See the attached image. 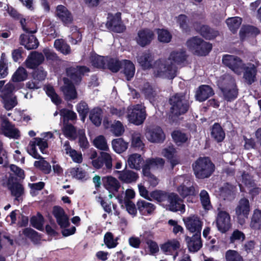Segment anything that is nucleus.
<instances>
[{"instance_id": "f257e3e1", "label": "nucleus", "mask_w": 261, "mask_h": 261, "mask_svg": "<svg viewBox=\"0 0 261 261\" xmlns=\"http://www.w3.org/2000/svg\"><path fill=\"white\" fill-rule=\"evenodd\" d=\"M187 58L183 49L172 51L167 60H159L155 63V76L173 79L176 75L177 69L174 64L184 65Z\"/></svg>"}, {"instance_id": "f03ea898", "label": "nucleus", "mask_w": 261, "mask_h": 261, "mask_svg": "<svg viewBox=\"0 0 261 261\" xmlns=\"http://www.w3.org/2000/svg\"><path fill=\"white\" fill-rule=\"evenodd\" d=\"M150 197L156 201L160 204L172 212H185V205L178 195L174 193H167L160 190H155L150 193Z\"/></svg>"}, {"instance_id": "7ed1b4c3", "label": "nucleus", "mask_w": 261, "mask_h": 261, "mask_svg": "<svg viewBox=\"0 0 261 261\" xmlns=\"http://www.w3.org/2000/svg\"><path fill=\"white\" fill-rule=\"evenodd\" d=\"M218 85L222 92L224 98L231 101L237 97L238 92L234 79L229 74H224L218 81Z\"/></svg>"}, {"instance_id": "20e7f679", "label": "nucleus", "mask_w": 261, "mask_h": 261, "mask_svg": "<svg viewBox=\"0 0 261 261\" xmlns=\"http://www.w3.org/2000/svg\"><path fill=\"white\" fill-rule=\"evenodd\" d=\"M193 169L196 178H208L215 171V165L208 157H200L193 164Z\"/></svg>"}, {"instance_id": "39448f33", "label": "nucleus", "mask_w": 261, "mask_h": 261, "mask_svg": "<svg viewBox=\"0 0 261 261\" xmlns=\"http://www.w3.org/2000/svg\"><path fill=\"white\" fill-rule=\"evenodd\" d=\"M41 138H34L30 141L27 147V151L34 158H39L40 155L38 153L36 146H38L43 154L47 153L46 149L48 145L47 140L53 137V134L50 132H46L41 135Z\"/></svg>"}, {"instance_id": "423d86ee", "label": "nucleus", "mask_w": 261, "mask_h": 261, "mask_svg": "<svg viewBox=\"0 0 261 261\" xmlns=\"http://www.w3.org/2000/svg\"><path fill=\"white\" fill-rule=\"evenodd\" d=\"M169 103L171 106V113L176 116L186 113L190 106L188 98L184 93H176L171 96Z\"/></svg>"}, {"instance_id": "0eeeda50", "label": "nucleus", "mask_w": 261, "mask_h": 261, "mask_svg": "<svg viewBox=\"0 0 261 261\" xmlns=\"http://www.w3.org/2000/svg\"><path fill=\"white\" fill-rule=\"evenodd\" d=\"M186 45L189 50L198 56H206L212 48L211 43L198 37H193L188 39Z\"/></svg>"}, {"instance_id": "6e6552de", "label": "nucleus", "mask_w": 261, "mask_h": 261, "mask_svg": "<svg viewBox=\"0 0 261 261\" xmlns=\"http://www.w3.org/2000/svg\"><path fill=\"white\" fill-rule=\"evenodd\" d=\"M173 185L176 188L178 193L183 198L196 194L195 187L189 179L184 175L174 178Z\"/></svg>"}, {"instance_id": "1a4fd4ad", "label": "nucleus", "mask_w": 261, "mask_h": 261, "mask_svg": "<svg viewBox=\"0 0 261 261\" xmlns=\"http://www.w3.org/2000/svg\"><path fill=\"white\" fill-rule=\"evenodd\" d=\"M114 155L106 151L100 152L99 156L92 160V165L96 169H102L106 173H110L112 169Z\"/></svg>"}, {"instance_id": "9d476101", "label": "nucleus", "mask_w": 261, "mask_h": 261, "mask_svg": "<svg viewBox=\"0 0 261 261\" xmlns=\"http://www.w3.org/2000/svg\"><path fill=\"white\" fill-rule=\"evenodd\" d=\"M128 121L137 125H139L144 121L146 114L145 107L142 105H136L128 109Z\"/></svg>"}, {"instance_id": "9b49d317", "label": "nucleus", "mask_w": 261, "mask_h": 261, "mask_svg": "<svg viewBox=\"0 0 261 261\" xmlns=\"http://www.w3.org/2000/svg\"><path fill=\"white\" fill-rule=\"evenodd\" d=\"M250 211V206L249 200L245 198L241 199L235 208L236 215L240 224L242 225L245 223Z\"/></svg>"}, {"instance_id": "f8f14e48", "label": "nucleus", "mask_w": 261, "mask_h": 261, "mask_svg": "<svg viewBox=\"0 0 261 261\" xmlns=\"http://www.w3.org/2000/svg\"><path fill=\"white\" fill-rule=\"evenodd\" d=\"M1 130L6 137L17 139L20 137L19 130L8 120L6 116H1Z\"/></svg>"}, {"instance_id": "ddd939ff", "label": "nucleus", "mask_w": 261, "mask_h": 261, "mask_svg": "<svg viewBox=\"0 0 261 261\" xmlns=\"http://www.w3.org/2000/svg\"><path fill=\"white\" fill-rule=\"evenodd\" d=\"M230 216L228 213L218 208V214L216 217V225L219 231L222 233L227 232L231 227Z\"/></svg>"}, {"instance_id": "4468645a", "label": "nucleus", "mask_w": 261, "mask_h": 261, "mask_svg": "<svg viewBox=\"0 0 261 261\" xmlns=\"http://www.w3.org/2000/svg\"><path fill=\"white\" fill-rule=\"evenodd\" d=\"M222 62L235 73L238 75L241 74L242 67L244 63L239 57L230 55H225L223 57Z\"/></svg>"}, {"instance_id": "2eb2a0df", "label": "nucleus", "mask_w": 261, "mask_h": 261, "mask_svg": "<svg viewBox=\"0 0 261 261\" xmlns=\"http://www.w3.org/2000/svg\"><path fill=\"white\" fill-rule=\"evenodd\" d=\"M145 136L150 142L161 143L165 139V135L162 129L158 126L147 127L146 130Z\"/></svg>"}, {"instance_id": "dca6fc26", "label": "nucleus", "mask_w": 261, "mask_h": 261, "mask_svg": "<svg viewBox=\"0 0 261 261\" xmlns=\"http://www.w3.org/2000/svg\"><path fill=\"white\" fill-rule=\"evenodd\" d=\"M90 69L85 66H77L75 67H70L66 69V73L72 82L77 84L81 82L82 75L89 72Z\"/></svg>"}, {"instance_id": "f3484780", "label": "nucleus", "mask_w": 261, "mask_h": 261, "mask_svg": "<svg viewBox=\"0 0 261 261\" xmlns=\"http://www.w3.org/2000/svg\"><path fill=\"white\" fill-rule=\"evenodd\" d=\"M186 228L191 232L200 233L203 222L200 218L193 215L183 219Z\"/></svg>"}, {"instance_id": "a211bd4d", "label": "nucleus", "mask_w": 261, "mask_h": 261, "mask_svg": "<svg viewBox=\"0 0 261 261\" xmlns=\"http://www.w3.org/2000/svg\"><path fill=\"white\" fill-rule=\"evenodd\" d=\"M243 71V79L245 83L251 85L256 80L257 68L252 63L244 64L242 67Z\"/></svg>"}, {"instance_id": "6ab92c4d", "label": "nucleus", "mask_w": 261, "mask_h": 261, "mask_svg": "<svg viewBox=\"0 0 261 261\" xmlns=\"http://www.w3.org/2000/svg\"><path fill=\"white\" fill-rule=\"evenodd\" d=\"M44 60L43 54L36 51H32L28 56L24 64L29 69H35L41 64Z\"/></svg>"}, {"instance_id": "aec40b11", "label": "nucleus", "mask_w": 261, "mask_h": 261, "mask_svg": "<svg viewBox=\"0 0 261 261\" xmlns=\"http://www.w3.org/2000/svg\"><path fill=\"white\" fill-rule=\"evenodd\" d=\"M7 185L11 195L15 197V201H17L18 203L21 202L22 196L24 194V188L22 185L17 181H14L10 178L8 179Z\"/></svg>"}, {"instance_id": "412c9836", "label": "nucleus", "mask_w": 261, "mask_h": 261, "mask_svg": "<svg viewBox=\"0 0 261 261\" xmlns=\"http://www.w3.org/2000/svg\"><path fill=\"white\" fill-rule=\"evenodd\" d=\"M153 38V32L149 29H144L138 32L136 41L139 45L144 47L150 44Z\"/></svg>"}, {"instance_id": "4be33fe9", "label": "nucleus", "mask_w": 261, "mask_h": 261, "mask_svg": "<svg viewBox=\"0 0 261 261\" xmlns=\"http://www.w3.org/2000/svg\"><path fill=\"white\" fill-rule=\"evenodd\" d=\"M137 61L143 69H148L151 68L154 69L155 74V62L153 65V58L149 51L143 53L137 57Z\"/></svg>"}, {"instance_id": "5701e85b", "label": "nucleus", "mask_w": 261, "mask_h": 261, "mask_svg": "<svg viewBox=\"0 0 261 261\" xmlns=\"http://www.w3.org/2000/svg\"><path fill=\"white\" fill-rule=\"evenodd\" d=\"M63 82L64 85L61 87V90L65 99L68 100L75 99L77 97V93L72 82L65 77L63 79Z\"/></svg>"}, {"instance_id": "b1692460", "label": "nucleus", "mask_w": 261, "mask_h": 261, "mask_svg": "<svg viewBox=\"0 0 261 261\" xmlns=\"http://www.w3.org/2000/svg\"><path fill=\"white\" fill-rule=\"evenodd\" d=\"M56 15L65 25H68L73 21L71 13L63 5H59L57 7Z\"/></svg>"}, {"instance_id": "393cba45", "label": "nucleus", "mask_w": 261, "mask_h": 261, "mask_svg": "<svg viewBox=\"0 0 261 261\" xmlns=\"http://www.w3.org/2000/svg\"><path fill=\"white\" fill-rule=\"evenodd\" d=\"M186 241L188 248L189 251L191 252L198 251L202 246L200 233H196L192 237L187 236Z\"/></svg>"}, {"instance_id": "a878e982", "label": "nucleus", "mask_w": 261, "mask_h": 261, "mask_svg": "<svg viewBox=\"0 0 261 261\" xmlns=\"http://www.w3.org/2000/svg\"><path fill=\"white\" fill-rule=\"evenodd\" d=\"M53 214L61 228H66L69 225V218L64 210L60 206H55Z\"/></svg>"}, {"instance_id": "bb28decb", "label": "nucleus", "mask_w": 261, "mask_h": 261, "mask_svg": "<svg viewBox=\"0 0 261 261\" xmlns=\"http://www.w3.org/2000/svg\"><path fill=\"white\" fill-rule=\"evenodd\" d=\"M20 42V44L28 50L35 49L39 45L37 39L33 34L21 35Z\"/></svg>"}, {"instance_id": "cd10ccee", "label": "nucleus", "mask_w": 261, "mask_h": 261, "mask_svg": "<svg viewBox=\"0 0 261 261\" xmlns=\"http://www.w3.org/2000/svg\"><path fill=\"white\" fill-rule=\"evenodd\" d=\"M195 30L207 40L213 39L219 34L218 31L210 28L207 25L195 26Z\"/></svg>"}, {"instance_id": "c85d7f7f", "label": "nucleus", "mask_w": 261, "mask_h": 261, "mask_svg": "<svg viewBox=\"0 0 261 261\" xmlns=\"http://www.w3.org/2000/svg\"><path fill=\"white\" fill-rule=\"evenodd\" d=\"M115 173L118 175V178L125 183L135 182L139 178L137 173L129 170L115 171Z\"/></svg>"}, {"instance_id": "c756f323", "label": "nucleus", "mask_w": 261, "mask_h": 261, "mask_svg": "<svg viewBox=\"0 0 261 261\" xmlns=\"http://www.w3.org/2000/svg\"><path fill=\"white\" fill-rule=\"evenodd\" d=\"M180 247V244L177 239H171L167 241L161 246V250L166 255H172Z\"/></svg>"}, {"instance_id": "7c9ffc66", "label": "nucleus", "mask_w": 261, "mask_h": 261, "mask_svg": "<svg viewBox=\"0 0 261 261\" xmlns=\"http://www.w3.org/2000/svg\"><path fill=\"white\" fill-rule=\"evenodd\" d=\"M122 72L125 75L127 81H130L134 77L135 73V67L132 61L123 60L121 61Z\"/></svg>"}, {"instance_id": "2f4dec72", "label": "nucleus", "mask_w": 261, "mask_h": 261, "mask_svg": "<svg viewBox=\"0 0 261 261\" xmlns=\"http://www.w3.org/2000/svg\"><path fill=\"white\" fill-rule=\"evenodd\" d=\"M102 181L104 187L111 193L117 192L120 187L118 180L111 176L102 177Z\"/></svg>"}, {"instance_id": "473e14b6", "label": "nucleus", "mask_w": 261, "mask_h": 261, "mask_svg": "<svg viewBox=\"0 0 261 261\" xmlns=\"http://www.w3.org/2000/svg\"><path fill=\"white\" fill-rule=\"evenodd\" d=\"M162 154L169 160L172 168L179 163V160L176 155V151L173 146L163 149Z\"/></svg>"}, {"instance_id": "72a5a7b5", "label": "nucleus", "mask_w": 261, "mask_h": 261, "mask_svg": "<svg viewBox=\"0 0 261 261\" xmlns=\"http://www.w3.org/2000/svg\"><path fill=\"white\" fill-rule=\"evenodd\" d=\"M137 205L140 213L144 216L152 214L156 208L153 204L143 200L138 201Z\"/></svg>"}, {"instance_id": "f704fd0d", "label": "nucleus", "mask_w": 261, "mask_h": 261, "mask_svg": "<svg viewBox=\"0 0 261 261\" xmlns=\"http://www.w3.org/2000/svg\"><path fill=\"white\" fill-rule=\"evenodd\" d=\"M214 94L212 88L208 85L200 86L196 94V99L199 101H203Z\"/></svg>"}, {"instance_id": "c9c22d12", "label": "nucleus", "mask_w": 261, "mask_h": 261, "mask_svg": "<svg viewBox=\"0 0 261 261\" xmlns=\"http://www.w3.org/2000/svg\"><path fill=\"white\" fill-rule=\"evenodd\" d=\"M220 196L224 200H232L235 198L234 187L227 183L225 184L220 189Z\"/></svg>"}, {"instance_id": "e433bc0d", "label": "nucleus", "mask_w": 261, "mask_h": 261, "mask_svg": "<svg viewBox=\"0 0 261 261\" xmlns=\"http://www.w3.org/2000/svg\"><path fill=\"white\" fill-rule=\"evenodd\" d=\"M138 87L147 99L150 101L154 100L156 92L149 83L144 82L143 85H140Z\"/></svg>"}, {"instance_id": "4c0bfd02", "label": "nucleus", "mask_w": 261, "mask_h": 261, "mask_svg": "<svg viewBox=\"0 0 261 261\" xmlns=\"http://www.w3.org/2000/svg\"><path fill=\"white\" fill-rule=\"evenodd\" d=\"M143 161V160L140 154L134 153L128 156L127 163L129 168L140 170Z\"/></svg>"}, {"instance_id": "58836bf2", "label": "nucleus", "mask_w": 261, "mask_h": 261, "mask_svg": "<svg viewBox=\"0 0 261 261\" xmlns=\"http://www.w3.org/2000/svg\"><path fill=\"white\" fill-rule=\"evenodd\" d=\"M5 83V81H0V96L3 99L11 97L14 90L13 84L9 82L4 86Z\"/></svg>"}, {"instance_id": "ea45409f", "label": "nucleus", "mask_w": 261, "mask_h": 261, "mask_svg": "<svg viewBox=\"0 0 261 261\" xmlns=\"http://www.w3.org/2000/svg\"><path fill=\"white\" fill-rule=\"evenodd\" d=\"M211 136L217 142H221L224 139L225 134L221 125L215 123L211 129Z\"/></svg>"}, {"instance_id": "a19ab883", "label": "nucleus", "mask_w": 261, "mask_h": 261, "mask_svg": "<svg viewBox=\"0 0 261 261\" xmlns=\"http://www.w3.org/2000/svg\"><path fill=\"white\" fill-rule=\"evenodd\" d=\"M259 33V31L257 28L251 25H247L241 28L240 31V36L241 39L244 40L246 37L256 36Z\"/></svg>"}, {"instance_id": "79ce46f5", "label": "nucleus", "mask_w": 261, "mask_h": 261, "mask_svg": "<svg viewBox=\"0 0 261 261\" xmlns=\"http://www.w3.org/2000/svg\"><path fill=\"white\" fill-rule=\"evenodd\" d=\"M164 163L165 161L162 158L147 159L142 168H146L149 170L151 169L162 168L164 166Z\"/></svg>"}, {"instance_id": "37998d69", "label": "nucleus", "mask_w": 261, "mask_h": 261, "mask_svg": "<svg viewBox=\"0 0 261 261\" xmlns=\"http://www.w3.org/2000/svg\"><path fill=\"white\" fill-rule=\"evenodd\" d=\"M112 145L113 150L118 153L125 151L128 147L127 143L121 138L113 140Z\"/></svg>"}, {"instance_id": "c03bdc74", "label": "nucleus", "mask_w": 261, "mask_h": 261, "mask_svg": "<svg viewBox=\"0 0 261 261\" xmlns=\"http://www.w3.org/2000/svg\"><path fill=\"white\" fill-rule=\"evenodd\" d=\"M250 226L254 229H261V210L256 208L254 210Z\"/></svg>"}, {"instance_id": "a18cd8bd", "label": "nucleus", "mask_w": 261, "mask_h": 261, "mask_svg": "<svg viewBox=\"0 0 261 261\" xmlns=\"http://www.w3.org/2000/svg\"><path fill=\"white\" fill-rule=\"evenodd\" d=\"M54 46L57 50L64 55H68L71 53L70 46L62 39H56L54 42Z\"/></svg>"}, {"instance_id": "49530a36", "label": "nucleus", "mask_w": 261, "mask_h": 261, "mask_svg": "<svg viewBox=\"0 0 261 261\" xmlns=\"http://www.w3.org/2000/svg\"><path fill=\"white\" fill-rule=\"evenodd\" d=\"M106 68H108L113 72H118L121 67V61L117 59L106 57Z\"/></svg>"}, {"instance_id": "de8ad7c7", "label": "nucleus", "mask_w": 261, "mask_h": 261, "mask_svg": "<svg viewBox=\"0 0 261 261\" xmlns=\"http://www.w3.org/2000/svg\"><path fill=\"white\" fill-rule=\"evenodd\" d=\"M36 159H39V160L34 162V166L41 170L44 173L49 174L51 171V166L50 164L41 155L40 158Z\"/></svg>"}, {"instance_id": "09e8293b", "label": "nucleus", "mask_w": 261, "mask_h": 261, "mask_svg": "<svg viewBox=\"0 0 261 261\" xmlns=\"http://www.w3.org/2000/svg\"><path fill=\"white\" fill-rule=\"evenodd\" d=\"M8 74V60L5 53H3L0 59V79L5 78Z\"/></svg>"}, {"instance_id": "8fccbe9b", "label": "nucleus", "mask_w": 261, "mask_h": 261, "mask_svg": "<svg viewBox=\"0 0 261 261\" xmlns=\"http://www.w3.org/2000/svg\"><path fill=\"white\" fill-rule=\"evenodd\" d=\"M229 29L233 33L236 32L242 23V18L239 17L228 18L226 20Z\"/></svg>"}, {"instance_id": "3c124183", "label": "nucleus", "mask_w": 261, "mask_h": 261, "mask_svg": "<svg viewBox=\"0 0 261 261\" xmlns=\"http://www.w3.org/2000/svg\"><path fill=\"white\" fill-rule=\"evenodd\" d=\"M93 144L97 149L107 151L109 150V147L107 141L103 136L100 135L96 137L93 140Z\"/></svg>"}, {"instance_id": "603ef678", "label": "nucleus", "mask_w": 261, "mask_h": 261, "mask_svg": "<svg viewBox=\"0 0 261 261\" xmlns=\"http://www.w3.org/2000/svg\"><path fill=\"white\" fill-rule=\"evenodd\" d=\"M102 110L100 108L93 109L90 114V119L92 122L98 126L101 124L102 120Z\"/></svg>"}, {"instance_id": "864d4df0", "label": "nucleus", "mask_w": 261, "mask_h": 261, "mask_svg": "<svg viewBox=\"0 0 261 261\" xmlns=\"http://www.w3.org/2000/svg\"><path fill=\"white\" fill-rule=\"evenodd\" d=\"M44 90L46 94L49 97L51 101L56 105L61 103V100L59 97L58 95L55 92L54 87L48 85L45 86Z\"/></svg>"}, {"instance_id": "5fc2aeb1", "label": "nucleus", "mask_w": 261, "mask_h": 261, "mask_svg": "<svg viewBox=\"0 0 261 261\" xmlns=\"http://www.w3.org/2000/svg\"><path fill=\"white\" fill-rule=\"evenodd\" d=\"M118 238H114V235L111 232H107L104 236V243L106 246L109 248H114L118 245Z\"/></svg>"}, {"instance_id": "6e6d98bb", "label": "nucleus", "mask_w": 261, "mask_h": 261, "mask_svg": "<svg viewBox=\"0 0 261 261\" xmlns=\"http://www.w3.org/2000/svg\"><path fill=\"white\" fill-rule=\"evenodd\" d=\"M171 136L174 142L178 145L186 142L188 139V136L186 134L179 130L174 131Z\"/></svg>"}, {"instance_id": "4d7b16f0", "label": "nucleus", "mask_w": 261, "mask_h": 261, "mask_svg": "<svg viewBox=\"0 0 261 261\" xmlns=\"http://www.w3.org/2000/svg\"><path fill=\"white\" fill-rule=\"evenodd\" d=\"M34 70L32 72L33 79L34 81H37L41 83L44 81L46 76L47 72L44 70L42 67H39L34 69Z\"/></svg>"}, {"instance_id": "13d9d810", "label": "nucleus", "mask_w": 261, "mask_h": 261, "mask_svg": "<svg viewBox=\"0 0 261 261\" xmlns=\"http://www.w3.org/2000/svg\"><path fill=\"white\" fill-rule=\"evenodd\" d=\"M28 77V72L23 67H19L12 76L13 82H18L25 80Z\"/></svg>"}, {"instance_id": "bf43d9fd", "label": "nucleus", "mask_w": 261, "mask_h": 261, "mask_svg": "<svg viewBox=\"0 0 261 261\" xmlns=\"http://www.w3.org/2000/svg\"><path fill=\"white\" fill-rule=\"evenodd\" d=\"M106 57L98 55H94L91 57L92 65L96 68H106Z\"/></svg>"}, {"instance_id": "052dcab7", "label": "nucleus", "mask_w": 261, "mask_h": 261, "mask_svg": "<svg viewBox=\"0 0 261 261\" xmlns=\"http://www.w3.org/2000/svg\"><path fill=\"white\" fill-rule=\"evenodd\" d=\"M72 32L70 35H69V42L72 44H76L82 40V36L81 33L78 31L76 27H73L71 28Z\"/></svg>"}, {"instance_id": "680f3d73", "label": "nucleus", "mask_w": 261, "mask_h": 261, "mask_svg": "<svg viewBox=\"0 0 261 261\" xmlns=\"http://www.w3.org/2000/svg\"><path fill=\"white\" fill-rule=\"evenodd\" d=\"M63 134L67 138L74 140L76 138V132L75 127L71 124H66L63 128Z\"/></svg>"}, {"instance_id": "e2e57ef3", "label": "nucleus", "mask_w": 261, "mask_h": 261, "mask_svg": "<svg viewBox=\"0 0 261 261\" xmlns=\"http://www.w3.org/2000/svg\"><path fill=\"white\" fill-rule=\"evenodd\" d=\"M200 199L202 206L205 210H210L212 207L211 204L210 196L207 192L205 190H202L200 193Z\"/></svg>"}, {"instance_id": "0e129e2a", "label": "nucleus", "mask_w": 261, "mask_h": 261, "mask_svg": "<svg viewBox=\"0 0 261 261\" xmlns=\"http://www.w3.org/2000/svg\"><path fill=\"white\" fill-rule=\"evenodd\" d=\"M111 131L116 136H120L124 132L122 123L119 121H115L111 126Z\"/></svg>"}, {"instance_id": "69168bd1", "label": "nucleus", "mask_w": 261, "mask_h": 261, "mask_svg": "<svg viewBox=\"0 0 261 261\" xmlns=\"http://www.w3.org/2000/svg\"><path fill=\"white\" fill-rule=\"evenodd\" d=\"M176 18L177 23L182 31L185 32H189L190 29L188 24L187 16L184 14H180Z\"/></svg>"}, {"instance_id": "338daca9", "label": "nucleus", "mask_w": 261, "mask_h": 261, "mask_svg": "<svg viewBox=\"0 0 261 261\" xmlns=\"http://www.w3.org/2000/svg\"><path fill=\"white\" fill-rule=\"evenodd\" d=\"M157 33L158 34V39L160 42L168 43L171 41L172 35L167 30L158 29Z\"/></svg>"}, {"instance_id": "774afa93", "label": "nucleus", "mask_w": 261, "mask_h": 261, "mask_svg": "<svg viewBox=\"0 0 261 261\" xmlns=\"http://www.w3.org/2000/svg\"><path fill=\"white\" fill-rule=\"evenodd\" d=\"M225 259L226 261H243L241 255L233 250H228L226 252Z\"/></svg>"}]
</instances>
